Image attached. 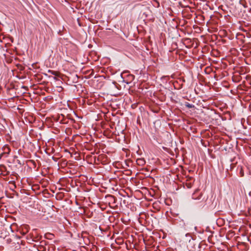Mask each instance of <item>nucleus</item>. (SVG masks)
<instances>
[{
    "label": "nucleus",
    "instance_id": "nucleus-4",
    "mask_svg": "<svg viewBox=\"0 0 251 251\" xmlns=\"http://www.w3.org/2000/svg\"><path fill=\"white\" fill-rule=\"evenodd\" d=\"M185 105L188 108H192L194 107V105L189 103H186Z\"/></svg>",
    "mask_w": 251,
    "mask_h": 251
},
{
    "label": "nucleus",
    "instance_id": "nucleus-2",
    "mask_svg": "<svg viewBox=\"0 0 251 251\" xmlns=\"http://www.w3.org/2000/svg\"><path fill=\"white\" fill-rule=\"evenodd\" d=\"M198 192H195L192 195V198L195 200H200L201 198V194H199V197H197Z\"/></svg>",
    "mask_w": 251,
    "mask_h": 251
},
{
    "label": "nucleus",
    "instance_id": "nucleus-3",
    "mask_svg": "<svg viewBox=\"0 0 251 251\" xmlns=\"http://www.w3.org/2000/svg\"><path fill=\"white\" fill-rule=\"evenodd\" d=\"M48 72L52 75H56L57 73L55 71H52V70H49Z\"/></svg>",
    "mask_w": 251,
    "mask_h": 251
},
{
    "label": "nucleus",
    "instance_id": "nucleus-1",
    "mask_svg": "<svg viewBox=\"0 0 251 251\" xmlns=\"http://www.w3.org/2000/svg\"><path fill=\"white\" fill-rule=\"evenodd\" d=\"M136 162L138 165L141 166H143L145 164V161L143 158L137 159Z\"/></svg>",
    "mask_w": 251,
    "mask_h": 251
}]
</instances>
